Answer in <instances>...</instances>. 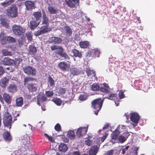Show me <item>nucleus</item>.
Here are the masks:
<instances>
[{"label":"nucleus","instance_id":"10","mask_svg":"<svg viewBox=\"0 0 155 155\" xmlns=\"http://www.w3.org/2000/svg\"><path fill=\"white\" fill-rule=\"evenodd\" d=\"M88 125L86 127H80L77 130L76 132V135L78 137L82 136L87 132Z\"/></svg>","mask_w":155,"mask_h":155},{"label":"nucleus","instance_id":"34","mask_svg":"<svg viewBox=\"0 0 155 155\" xmlns=\"http://www.w3.org/2000/svg\"><path fill=\"white\" fill-rule=\"evenodd\" d=\"M71 72L74 75H78L79 74L80 70L77 68H72L71 70Z\"/></svg>","mask_w":155,"mask_h":155},{"label":"nucleus","instance_id":"27","mask_svg":"<svg viewBox=\"0 0 155 155\" xmlns=\"http://www.w3.org/2000/svg\"><path fill=\"white\" fill-rule=\"evenodd\" d=\"M67 136L70 139L74 140L75 138V135L73 130H70L67 132Z\"/></svg>","mask_w":155,"mask_h":155},{"label":"nucleus","instance_id":"55","mask_svg":"<svg viewBox=\"0 0 155 155\" xmlns=\"http://www.w3.org/2000/svg\"><path fill=\"white\" fill-rule=\"evenodd\" d=\"M110 125V124L109 123H107L106 124H105L104 127L103 128V130H99L98 132H100L103 131V130L107 129L109 126Z\"/></svg>","mask_w":155,"mask_h":155},{"label":"nucleus","instance_id":"18","mask_svg":"<svg viewBox=\"0 0 155 155\" xmlns=\"http://www.w3.org/2000/svg\"><path fill=\"white\" fill-rule=\"evenodd\" d=\"M3 137L5 141L7 142H9L12 140V138L10 134L7 131L3 133Z\"/></svg>","mask_w":155,"mask_h":155},{"label":"nucleus","instance_id":"6","mask_svg":"<svg viewBox=\"0 0 155 155\" xmlns=\"http://www.w3.org/2000/svg\"><path fill=\"white\" fill-rule=\"evenodd\" d=\"M0 40L3 45H5L6 43L13 42L15 41V39L11 36L6 37L4 34L0 35Z\"/></svg>","mask_w":155,"mask_h":155},{"label":"nucleus","instance_id":"32","mask_svg":"<svg viewBox=\"0 0 155 155\" xmlns=\"http://www.w3.org/2000/svg\"><path fill=\"white\" fill-rule=\"evenodd\" d=\"M72 52L73 54V55L75 57H78L81 58L82 57V54L81 52L76 49H73L72 50Z\"/></svg>","mask_w":155,"mask_h":155},{"label":"nucleus","instance_id":"54","mask_svg":"<svg viewBox=\"0 0 155 155\" xmlns=\"http://www.w3.org/2000/svg\"><path fill=\"white\" fill-rule=\"evenodd\" d=\"M92 141L90 140L87 139L85 141V144L88 146H91L92 143Z\"/></svg>","mask_w":155,"mask_h":155},{"label":"nucleus","instance_id":"52","mask_svg":"<svg viewBox=\"0 0 155 155\" xmlns=\"http://www.w3.org/2000/svg\"><path fill=\"white\" fill-rule=\"evenodd\" d=\"M54 128L56 131H59L61 129V125L59 124H57L55 126Z\"/></svg>","mask_w":155,"mask_h":155},{"label":"nucleus","instance_id":"23","mask_svg":"<svg viewBox=\"0 0 155 155\" xmlns=\"http://www.w3.org/2000/svg\"><path fill=\"white\" fill-rule=\"evenodd\" d=\"M86 72L87 75L90 78L94 77L95 78V74L94 71L93 70H91L89 68H87L86 69Z\"/></svg>","mask_w":155,"mask_h":155},{"label":"nucleus","instance_id":"12","mask_svg":"<svg viewBox=\"0 0 155 155\" xmlns=\"http://www.w3.org/2000/svg\"><path fill=\"white\" fill-rule=\"evenodd\" d=\"M48 31L47 25L42 26L38 31L35 32V34L36 36H39L42 34L47 32Z\"/></svg>","mask_w":155,"mask_h":155},{"label":"nucleus","instance_id":"3","mask_svg":"<svg viewBox=\"0 0 155 155\" xmlns=\"http://www.w3.org/2000/svg\"><path fill=\"white\" fill-rule=\"evenodd\" d=\"M21 149L23 151L27 150L30 146L29 137L27 134L24 135L21 137Z\"/></svg>","mask_w":155,"mask_h":155},{"label":"nucleus","instance_id":"30","mask_svg":"<svg viewBox=\"0 0 155 155\" xmlns=\"http://www.w3.org/2000/svg\"><path fill=\"white\" fill-rule=\"evenodd\" d=\"M89 42L87 41H81L79 43V45L82 48H87L89 45Z\"/></svg>","mask_w":155,"mask_h":155},{"label":"nucleus","instance_id":"63","mask_svg":"<svg viewBox=\"0 0 155 155\" xmlns=\"http://www.w3.org/2000/svg\"><path fill=\"white\" fill-rule=\"evenodd\" d=\"M72 1L77 5H79V0H72Z\"/></svg>","mask_w":155,"mask_h":155},{"label":"nucleus","instance_id":"7","mask_svg":"<svg viewBox=\"0 0 155 155\" xmlns=\"http://www.w3.org/2000/svg\"><path fill=\"white\" fill-rule=\"evenodd\" d=\"M12 118L11 115L7 113L5 115L3 118V123L5 126L9 129L11 127Z\"/></svg>","mask_w":155,"mask_h":155},{"label":"nucleus","instance_id":"1","mask_svg":"<svg viewBox=\"0 0 155 155\" xmlns=\"http://www.w3.org/2000/svg\"><path fill=\"white\" fill-rule=\"evenodd\" d=\"M104 87H101L100 89V91L101 92L103 95L108 94V96L105 97L104 98H107L110 100H114L116 106H117L119 103H117V101H118L119 99L117 98V94L114 93H110V89L107 84L105 83L103 84Z\"/></svg>","mask_w":155,"mask_h":155},{"label":"nucleus","instance_id":"26","mask_svg":"<svg viewBox=\"0 0 155 155\" xmlns=\"http://www.w3.org/2000/svg\"><path fill=\"white\" fill-rule=\"evenodd\" d=\"M97 146L92 147L89 150V154L90 155H96L97 153Z\"/></svg>","mask_w":155,"mask_h":155},{"label":"nucleus","instance_id":"28","mask_svg":"<svg viewBox=\"0 0 155 155\" xmlns=\"http://www.w3.org/2000/svg\"><path fill=\"white\" fill-rule=\"evenodd\" d=\"M47 100V97L45 96L41 97L38 96L37 97V104L38 105H40L41 103L46 101Z\"/></svg>","mask_w":155,"mask_h":155},{"label":"nucleus","instance_id":"22","mask_svg":"<svg viewBox=\"0 0 155 155\" xmlns=\"http://www.w3.org/2000/svg\"><path fill=\"white\" fill-rule=\"evenodd\" d=\"M7 88L9 91L10 92H15L17 90V86L14 84H10Z\"/></svg>","mask_w":155,"mask_h":155},{"label":"nucleus","instance_id":"2","mask_svg":"<svg viewBox=\"0 0 155 155\" xmlns=\"http://www.w3.org/2000/svg\"><path fill=\"white\" fill-rule=\"evenodd\" d=\"M104 99L102 100L101 98H98L94 100L92 102V107L95 110L94 114L97 115L98 112L101 109Z\"/></svg>","mask_w":155,"mask_h":155},{"label":"nucleus","instance_id":"31","mask_svg":"<svg viewBox=\"0 0 155 155\" xmlns=\"http://www.w3.org/2000/svg\"><path fill=\"white\" fill-rule=\"evenodd\" d=\"M33 15L36 19L37 21H40L41 17V12H37L34 13Z\"/></svg>","mask_w":155,"mask_h":155},{"label":"nucleus","instance_id":"49","mask_svg":"<svg viewBox=\"0 0 155 155\" xmlns=\"http://www.w3.org/2000/svg\"><path fill=\"white\" fill-rule=\"evenodd\" d=\"M79 11L78 12H77L76 14V17L77 18L79 19L81 17L82 14V11L80 10H78Z\"/></svg>","mask_w":155,"mask_h":155},{"label":"nucleus","instance_id":"11","mask_svg":"<svg viewBox=\"0 0 155 155\" xmlns=\"http://www.w3.org/2000/svg\"><path fill=\"white\" fill-rule=\"evenodd\" d=\"M100 52L97 49H94L91 50L87 53V56H92L95 57H98L99 56Z\"/></svg>","mask_w":155,"mask_h":155},{"label":"nucleus","instance_id":"29","mask_svg":"<svg viewBox=\"0 0 155 155\" xmlns=\"http://www.w3.org/2000/svg\"><path fill=\"white\" fill-rule=\"evenodd\" d=\"M3 95L5 101L8 104H10L11 101V99L9 95L6 93H4Z\"/></svg>","mask_w":155,"mask_h":155},{"label":"nucleus","instance_id":"39","mask_svg":"<svg viewBox=\"0 0 155 155\" xmlns=\"http://www.w3.org/2000/svg\"><path fill=\"white\" fill-rule=\"evenodd\" d=\"M66 3L68 6L71 8H74L75 7V4L72 2L71 0H66Z\"/></svg>","mask_w":155,"mask_h":155},{"label":"nucleus","instance_id":"64","mask_svg":"<svg viewBox=\"0 0 155 155\" xmlns=\"http://www.w3.org/2000/svg\"><path fill=\"white\" fill-rule=\"evenodd\" d=\"M71 155H80L78 151H75L71 152Z\"/></svg>","mask_w":155,"mask_h":155},{"label":"nucleus","instance_id":"57","mask_svg":"<svg viewBox=\"0 0 155 155\" xmlns=\"http://www.w3.org/2000/svg\"><path fill=\"white\" fill-rule=\"evenodd\" d=\"M113 150H110L107 151L104 155H113Z\"/></svg>","mask_w":155,"mask_h":155},{"label":"nucleus","instance_id":"15","mask_svg":"<svg viewBox=\"0 0 155 155\" xmlns=\"http://www.w3.org/2000/svg\"><path fill=\"white\" fill-rule=\"evenodd\" d=\"M58 67L62 71H65L68 70L70 67V65L65 62H61L58 64Z\"/></svg>","mask_w":155,"mask_h":155},{"label":"nucleus","instance_id":"46","mask_svg":"<svg viewBox=\"0 0 155 155\" xmlns=\"http://www.w3.org/2000/svg\"><path fill=\"white\" fill-rule=\"evenodd\" d=\"M61 57L64 58L66 60H69V57L67 55V54L64 51L60 55Z\"/></svg>","mask_w":155,"mask_h":155},{"label":"nucleus","instance_id":"48","mask_svg":"<svg viewBox=\"0 0 155 155\" xmlns=\"http://www.w3.org/2000/svg\"><path fill=\"white\" fill-rule=\"evenodd\" d=\"M45 94L47 97H50L53 95L54 93L51 91H46Z\"/></svg>","mask_w":155,"mask_h":155},{"label":"nucleus","instance_id":"38","mask_svg":"<svg viewBox=\"0 0 155 155\" xmlns=\"http://www.w3.org/2000/svg\"><path fill=\"white\" fill-rule=\"evenodd\" d=\"M100 87L96 84H94L91 86V89L94 91H97L99 89Z\"/></svg>","mask_w":155,"mask_h":155},{"label":"nucleus","instance_id":"4","mask_svg":"<svg viewBox=\"0 0 155 155\" xmlns=\"http://www.w3.org/2000/svg\"><path fill=\"white\" fill-rule=\"evenodd\" d=\"M130 119L132 121V124L134 127L136 126L139 123L140 117L138 113L136 112H133L130 114Z\"/></svg>","mask_w":155,"mask_h":155},{"label":"nucleus","instance_id":"20","mask_svg":"<svg viewBox=\"0 0 155 155\" xmlns=\"http://www.w3.org/2000/svg\"><path fill=\"white\" fill-rule=\"evenodd\" d=\"M17 10H7L6 14L9 17H15L18 15Z\"/></svg>","mask_w":155,"mask_h":155},{"label":"nucleus","instance_id":"9","mask_svg":"<svg viewBox=\"0 0 155 155\" xmlns=\"http://www.w3.org/2000/svg\"><path fill=\"white\" fill-rule=\"evenodd\" d=\"M24 72L28 74L35 75L36 73V71L35 68L30 66H27L23 68Z\"/></svg>","mask_w":155,"mask_h":155},{"label":"nucleus","instance_id":"5","mask_svg":"<svg viewBox=\"0 0 155 155\" xmlns=\"http://www.w3.org/2000/svg\"><path fill=\"white\" fill-rule=\"evenodd\" d=\"M12 29L14 34L16 35H21L25 33V28L21 26L15 25L12 27Z\"/></svg>","mask_w":155,"mask_h":155},{"label":"nucleus","instance_id":"51","mask_svg":"<svg viewBox=\"0 0 155 155\" xmlns=\"http://www.w3.org/2000/svg\"><path fill=\"white\" fill-rule=\"evenodd\" d=\"M124 91L122 90L120 91L119 94V96L120 99L123 98L125 97V96L124 94Z\"/></svg>","mask_w":155,"mask_h":155},{"label":"nucleus","instance_id":"59","mask_svg":"<svg viewBox=\"0 0 155 155\" xmlns=\"http://www.w3.org/2000/svg\"><path fill=\"white\" fill-rule=\"evenodd\" d=\"M34 79L33 78H27L25 79L24 82L25 83H26L28 82L31 81Z\"/></svg>","mask_w":155,"mask_h":155},{"label":"nucleus","instance_id":"53","mask_svg":"<svg viewBox=\"0 0 155 155\" xmlns=\"http://www.w3.org/2000/svg\"><path fill=\"white\" fill-rule=\"evenodd\" d=\"M61 139L62 141L65 143H67L69 141V139L64 135L62 136Z\"/></svg>","mask_w":155,"mask_h":155},{"label":"nucleus","instance_id":"24","mask_svg":"<svg viewBox=\"0 0 155 155\" xmlns=\"http://www.w3.org/2000/svg\"><path fill=\"white\" fill-rule=\"evenodd\" d=\"M40 22V21H35L33 19L30 22V28L32 29H34L39 24Z\"/></svg>","mask_w":155,"mask_h":155},{"label":"nucleus","instance_id":"8","mask_svg":"<svg viewBox=\"0 0 155 155\" xmlns=\"http://www.w3.org/2000/svg\"><path fill=\"white\" fill-rule=\"evenodd\" d=\"M119 127H117L115 130L111 134V139L110 142L114 144L118 142L117 138L119 135L120 134V132L118 130Z\"/></svg>","mask_w":155,"mask_h":155},{"label":"nucleus","instance_id":"17","mask_svg":"<svg viewBox=\"0 0 155 155\" xmlns=\"http://www.w3.org/2000/svg\"><path fill=\"white\" fill-rule=\"evenodd\" d=\"M37 85L35 84H29L28 85V90L31 92L36 91L37 90Z\"/></svg>","mask_w":155,"mask_h":155},{"label":"nucleus","instance_id":"33","mask_svg":"<svg viewBox=\"0 0 155 155\" xmlns=\"http://www.w3.org/2000/svg\"><path fill=\"white\" fill-rule=\"evenodd\" d=\"M37 50L35 47L33 45H30L28 50L29 53L31 54H34L36 52Z\"/></svg>","mask_w":155,"mask_h":155},{"label":"nucleus","instance_id":"41","mask_svg":"<svg viewBox=\"0 0 155 155\" xmlns=\"http://www.w3.org/2000/svg\"><path fill=\"white\" fill-rule=\"evenodd\" d=\"M87 96L84 94H81L79 97V100L81 101H84L87 99Z\"/></svg>","mask_w":155,"mask_h":155},{"label":"nucleus","instance_id":"13","mask_svg":"<svg viewBox=\"0 0 155 155\" xmlns=\"http://www.w3.org/2000/svg\"><path fill=\"white\" fill-rule=\"evenodd\" d=\"M129 135V133L127 131H125L122 135L120 136L117 139L118 142L120 143H123L127 140V138Z\"/></svg>","mask_w":155,"mask_h":155},{"label":"nucleus","instance_id":"47","mask_svg":"<svg viewBox=\"0 0 155 155\" xmlns=\"http://www.w3.org/2000/svg\"><path fill=\"white\" fill-rule=\"evenodd\" d=\"M60 46H58L56 45H54L53 46H51V48L52 51H57Z\"/></svg>","mask_w":155,"mask_h":155},{"label":"nucleus","instance_id":"37","mask_svg":"<svg viewBox=\"0 0 155 155\" xmlns=\"http://www.w3.org/2000/svg\"><path fill=\"white\" fill-rule=\"evenodd\" d=\"M1 24L5 28L8 27V24L7 21V20L6 18H1Z\"/></svg>","mask_w":155,"mask_h":155},{"label":"nucleus","instance_id":"19","mask_svg":"<svg viewBox=\"0 0 155 155\" xmlns=\"http://www.w3.org/2000/svg\"><path fill=\"white\" fill-rule=\"evenodd\" d=\"M58 149L59 151L65 152L68 149L67 145L63 143H61L59 146Z\"/></svg>","mask_w":155,"mask_h":155},{"label":"nucleus","instance_id":"14","mask_svg":"<svg viewBox=\"0 0 155 155\" xmlns=\"http://www.w3.org/2000/svg\"><path fill=\"white\" fill-rule=\"evenodd\" d=\"M25 4L27 10L34 9L36 7L34 2L31 1H26L25 2Z\"/></svg>","mask_w":155,"mask_h":155},{"label":"nucleus","instance_id":"42","mask_svg":"<svg viewBox=\"0 0 155 155\" xmlns=\"http://www.w3.org/2000/svg\"><path fill=\"white\" fill-rule=\"evenodd\" d=\"M44 14L43 15V23L47 25L48 23V19L46 15L45 14V12L43 11Z\"/></svg>","mask_w":155,"mask_h":155},{"label":"nucleus","instance_id":"58","mask_svg":"<svg viewBox=\"0 0 155 155\" xmlns=\"http://www.w3.org/2000/svg\"><path fill=\"white\" fill-rule=\"evenodd\" d=\"M129 146H126L125 147V148L122 149L121 153L123 154H124L126 152V151H127L128 150V149L129 148Z\"/></svg>","mask_w":155,"mask_h":155},{"label":"nucleus","instance_id":"45","mask_svg":"<svg viewBox=\"0 0 155 155\" xmlns=\"http://www.w3.org/2000/svg\"><path fill=\"white\" fill-rule=\"evenodd\" d=\"M48 83L50 84L51 86H53L54 85V81L53 79L51 77H49L48 78Z\"/></svg>","mask_w":155,"mask_h":155},{"label":"nucleus","instance_id":"21","mask_svg":"<svg viewBox=\"0 0 155 155\" xmlns=\"http://www.w3.org/2000/svg\"><path fill=\"white\" fill-rule=\"evenodd\" d=\"M51 41L55 44H59L61 43L62 41V39L59 37H53L50 38Z\"/></svg>","mask_w":155,"mask_h":155},{"label":"nucleus","instance_id":"61","mask_svg":"<svg viewBox=\"0 0 155 155\" xmlns=\"http://www.w3.org/2000/svg\"><path fill=\"white\" fill-rule=\"evenodd\" d=\"M9 2H4L1 3V5L2 6L4 7L7 6L9 5Z\"/></svg>","mask_w":155,"mask_h":155},{"label":"nucleus","instance_id":"35","mask_svg":"<svg viewBox=\"0 0 155 155\" xmlns=\"http://www.w3.org/2000/svg\"><path fill=\"white\" fill-rule=\"evenodd\" d=\"M52 101L58 106H60L62 102L60 99L57 98H54Z\"/></svg>","mask_w":155,"mask_h":155},{"label":"nucleus","instance_id":"36","mask_svg":"<svg viewBox=\"0 0 155 155\" xmlns=\"http://www.w3.org/2000/svg\"><path fill=\"white\" fill-rule=\"evenodd\" d=\"M16 105L17 106H21L23 104V98L20 97L16 100Z\"/></svg>","mask_w":155,"mask_h":155},{"label":"nucleus","instance_id":"50","mask_svg":"<svg viewBox=\"0 0 155 155\" xmlns=\"http://www.w3.org/2000/svg\"><path fill=\"white\" fill-rule=\"evenodd\" d=\"M66 31L68 35H71L72 33V30L69 27H67L66 28Z\"/></svg>","mask_w":155,"mask_h":155},{"label":"nucleus","instance_id":"60","mask_svg":"<svg viewBox=\"0 0 155 155\" xmlns=\"http://www.w3.org/2000/svg\"><path fill=\"white\" fill-rule=\"evenodd\" d=\"M65 89L64 88H61L59 90V93L61 94H64L65 92Z\"/></svg>","mask_w":155,"mask_h":155},{"label":"nucleus","instance_id":"43","mask_svg":"<svg viewBox=\"0 0 155 155\" xmlns=\"http://www.w3.org/2000/svg\"><path fill=\"white\" fill-rule=\"evenodd\" d=\"M64 50L63 48L61 47L60 46L59 48L55 51V52L57 54L60 55L64 51Z\"/></svg>","mask_w":155,"mask_h":155},{"label":"nucleus","instance_id":"56","mask_svg":"<svg viewBox=\"0 0 155 155\" xmlns=\"http://www.w3.org/2000/svg\"><path fill=\"white\" fill-rule=\"evenodd\" d=\"M107 135L108 134L105 133V135L104 136L100 138L101 142H103L104 141L107 137Z\"/></svg>","mask_w":155,"mask_h":155},{"label":"nucleus","instance_id":"40","mask_svg":"<svg viewBox=\"0 0 155 155\" xmlns=\"http://www.w3.org/2000/svg\"><path fill=\"white\" fill-rule=\"evenodd\" d=\"M119 127V129L118 130V131L120 132V134L121 132H122L123 131H126V126L123 125H118L117 127Z\"/></svg>","mask_w":155,"mask_h":155},{"label":"nucleus","instance_id":"44","mask_svg":"<svg viewBox=\"0 0 155 155\" xmlns=\"http://www.w3.org/2000/svg\"><path fill=\"white\" fill-rule=\"evenodd\" d=\"M2 52V54L4 56L11 55L12 54L11 52L5 49L3 50Z\"/></svg>","mask_w":155,"mask_h":155},{"label":"nucleus","instance_id":"62","mask_svg":"<svg viewBox=\"0 0 155 155\" xmlns=\"http://www.w3.org/2000/svg\"><path fill=\"white\" fill-rule=\"evenodd\" d=\"M4 73V71L3 68L2 67H0V76L2 75Z\"/></svg>","mask_w":155,"mask_h":155},{"label":"nucleus","instance_id":"16","mask_svg":"<svg viewBox=\"0 0 155 155\" xmlns=\"http://www.w3.org/2000/svg\"><path fill=\"white\" fill-rule=\"evenodd\" d=\"M3 64L5 65L15 64V61L8 57L5 58L2 61Z\"/></svg>","mask_w":155,"mask_h":155},{"label":"nucleus","instance_id":"25","mask_svg":"<svg viewBox=\"0 0 155 155\" xmlns=\"http://www.w3.org/2000/svg\"><path fill=\"white\" fill-rule=\"evenodd\" d=\"M8 84V80L6 78L2 79L0 81L1 86L3 88L5 87Z\"/></svg>","mask_w":155,"mask_h":155}]
</instances>
